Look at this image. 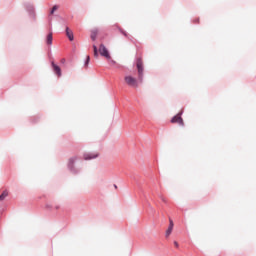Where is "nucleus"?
<instances>
[{
  "label": "nucleus",
  "instance_id": "nucleus-7",
  "mask_svg": "<svg viewBox=\"0 0 256 256\" xmlns=\"http://www.w3.org/2000/svg\"><path fill=\"white\" fill-rule=\"evenodd\" d=\"M99 157V154H85L84 159L85 161H89V159H97Z\"/></svg>",
  "mask_w": 256,
  "mask_h": 256
},
{
  "label": "nucleus",
  "instance_id": "nucleus-14",
  "mask_svg": "<svg viewBox=\"0 0 256 256\" xmlns=\"http://www.w3.org/2000/svg\"><path fill=\"white\" fill-rule=\"evenodd\" d=\"M89 61H91V58L89 56L86 57L85 66L89 65Z\"/></svg>",
  "mask_w": 256,
  "mask_h": 256
},
{
  "label": "nucleus",
  "instance_id": "nucleus-2",
  "mask_svg": "<svg viewBox=\"0 0 256 256\" xmlns=\"http://www.w3.org/2000/svg\"><path fill=\"white\" fill-rule=\"evenodd\" d=\"M136 67L138 69V77L140 81H143V59L141 58L137 59Z\"/></svg>",
  "mask_w": 256,
  "mask_h": 256
},
{
  "label": "nucleus",
  "instance_id": "nucleus-6",
  "mask_svg": "<svg viewBox=\"0 0 256 256\" xmlns=\"http://www.w3.org/2000/svg\"><path fill=\"white\" fill-rule=\"evenodd\" d=\"M173 227H174L173 220L170 219L169 220V227L166 230V237H169V235H171V233H173Z\"/></svg>",
  "mask_w": 256,
  "mask_h": 256
},
{
  "label": "nucleus",
  "instance_id": "nucleus-1",
  "mask_svg": "<svg viewBox=\"0 0 256 256\" xmlns=\"http://www.w3.org/2000/svg\"><path fill=\"white\" fill-rule=\"evenodd\" d=\"M124 81H125L126 85H128L129 87H134L135 89H137V87H139V82L137 81V78H135L131 75L125 76Z\"/></svg>",
  "mask_w": 256,
  "mask_h": 256
},
{
  "label": "nucleus",
  "instance_id": "nucleus-9",
  "mask_svg": "<svg viewBox=\"0 0 256 256\" xmlns=\"http://www.w3.org/2000/svg\"><path fill=\"white\" fill-rule=\"evenodd\" d=\"M97 35H99V30H97V29H93L92 31H91V39H92V41H95L96 39H97Z\"/></svg>",
  "mask_w": 256,
  "mask_h": 256
},
{
  "label": "nucleus",
  "instance_id": "nucleus-19",
  "mask_svg": "<svg viewBox=\"0 0 256 256\" xmlns=\"http://www.w3.org/2000/svg\"><path fill=\"white\" fill-rule=\"evenodd\" d=\"M125 37H127V33H124Z\"/></svg>",
  "mask_w": 256,
  "mask_h": 256
},
{
  "label": "nucleus",
  "instance_id": "nucleus-16",
  "mask_svg": "<svg viewBox=\"0 0 256 256\" xmlns=\"http://www.w3.org/2000/svg\"><path fill=\"white\" fill-rule=\"evenodd\" d=\"M62 64H65V58H62L60 61Z\"/></svg>",
  "mask_w": 256,
  "mask_h": 256
},
{
  "label": "nucleus",
  "instance_id": "nucleus-4",
  "mask_svg": "<svg viewBox=\"0 0 256 256\" xmlns=\"http://www.w3.org/2000/svg\"><path fill=\"white\" fill-rule=\"evenodd\" d=\"M182 114H183V112H180L176 116H174L171 119V123H177V125H180L181 127H183L185 125V122L183 121V118L181 117Z\"/></svg>",
  "mask_w": 256,
  "mask_h": 256
},
{
  "label": "nucleus",
  "instance_id": "nucleus-3",
  "mask_svg": "<svg viewBox=\"0 0 256 256\" xmlns=\"http://www.w3.org/2000/svg\"><path fill=\"white\" fill-rule=\"evenodd\" d=\"M99 53L102 57H105V59H111V54H109V50H107L104 44H100Z\"/></svg>",
  "mask_w": 256,
  "mask_h": 256
},
{
  "label": "nucleus",
  "instance_id": "nucleus-13",
  "mask_svg": "<svg viewBox=\"0 0 256 256\" xmlns=\"http://www.w3.org/2000/svg\"><path fill=\"white\" fill-rule=\"evenodd\" d=\"M57 9H59V6L54 5V6L52 7V10H51V12H50V15H53V13H55V11H57Z\"/></svg>",
  "mask_w": 256,
  "mask_h": 256
},
{
  "label": "nucleus",
  "instance_id": "nucleus-17",
  "mask_svg": "<svg viewBox=\"0 0 256 256\" xmlns=\"http://www.w3.org/2000/svg\"><path fill=\"white\" fill-rule=\"evenodd\" d=\"M70 162H71V163H74V162H75V158H71V159H70Z\"/></svg>",
  "mask_w": 256,
  "mask_h": 256
},
{
  "label": "nucleus",
  "instance_id": "nucleus-12",
  "mask_svg": "<svg viewBox=\"0 0 256 256\" xmlns=\"http://www.w3.org/2000/svg\"><path fill=\"white\" fill-rule=\"evenodd\" d=\"M94 57H99V51L97 50V46L93 45Z\"/></svg>",
  "mask_w": 256,
  "mask_h": 256
},
{
  "label": "nucleus",
  "instance_id": "nucleus-18",
  "mask_svg": "<svg viewBox=\"0 0 256 256\" xmlns=\"http://www.w3.org/2000/svg\"><path fill=\"white\" fill-rule=\"evenodd\" d=\"M111 63H112V65H115L116 62H115V60H112Z\"/></svg>",
  "mask_w": 256,
  "mask_h": 256
},
{
  "label": "nucleus",
  "instance_id": "nucleus-5",
  "mask_svg": "<svg viewBox=\"0 0 256 256\" xmlns=\"http://www.w3.org/2000/svg\"><path fill=\"white\" fill-rule=\"evenodd\" d=\"M52 68L54 73L58 76L61 77V67H59L55 62H51Z\"/></svg>",
  "mask_w": 256,
  "mask_h": 256
},
{
  "label": "nucleus",
  "instance_id": "nucleus-8",
  "mask_svg": "<svg viewBox=\"0 0 256 256\" xmlns=\"http://www.w3.org/2000/svg\"><path fill=\"white\" fill-rule=\"evenodd\" d=\"M66 35H67L69 41H73V39H74L73 31H71V29H69V27L66 28Z\"/></svg>",
  "mask_w": 256,
  "mask_h": 256
},
{
  "label": "nucleus",
  "instance_id": "nucleus-10",
  "mask_svg": "<svg viewBox=\"0 0 256 256\" xmlns=\"http://www.w3.org/2000/svg\"><path fill=\"white\" fill-rule=\"evenodd\" d=\"M46 43H47V45H52L53 44V33H49L47 35Z\"/></svg>",
  "mask_w": 256,
  "mask_h": 256
},
{
  "label": "nucleus",
  "instance_id": "nucleus-11",
  "mask_svg": "<svg viewBox=\"0 0 256 256\" xmlns=\"http://www.w3.org/2000/svg\"><path fill=\"white\" fill-rule=\"evenodd\" d=\"M9 195V192L7 190L3 191L0 195V201H5V198Z\"/></svg>",
  "mask_w": 256,
  "mask_h": 256
},
{
  "label": "nucleus",
  "instance_id": "nucleus-15",
  "mask_svg": "<svg viewBox=\"0 0 256 256\" xmlns=\"http://www.w3.org/2000/svg\"><path fill=\"white\" fill-rule=\"evenodd\" d=\"M174 246L178 249L179 243L177 241H174Z\"/></svg>",
  "mask_w": 256,
  "mask_h": 256
}]
</instances>
